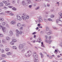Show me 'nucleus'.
Here are the masks:
<instances>
[{"mask_svg": "<svg viewBox=\"0 0 62 62\" xmlns=\"http://www.w3.org/2000/svg\"><path fill=\"white\" fill-rule=\"evenodd\" d=\"M46 14H49V12H46Z\"/></svg>", "mask_w": 62, "mask_h": 62, "instance_id": "57", "label": "nucleus"}, {"mask_svg": "<svg viewBox=\"0 0 62 62\" xmlns=\"http://www.w3.org/2000/svg\"><path fill=\"white\" fill-rule=\"evenodd\" d=\"M60 45L61 46V47H62V42H61L60 43Z\"/></svg>", "mask_w": 62, "mask_h": 62, "instance_id": "54", "label": "nucleus"}, {"mask_svg": "<svg viewBox=\"0 0 62 62\" xmlns=\"http://www.w3.org/2000/svg\"><path fill=\"white\" fill-rule=\"evenodd\" d=\"M2 2L3 3H4V4H6L7 3V1H2Z\"/></svg>", "mask_w": 62, "mask_h": 62, "instance_id": "32", "label": "nucleus"}, {"mask_svg": "<svg viewBox=\"0 0 62 62\" xmlns=\"http://www.w3.org/2000/svg\"><path fill=\"white\" fill-rule=\"evenodd\" d=\"M36 42H39V43H40V41H38V40H37V41Z\"/></svg>", "mask_w": 62, "mask_h": 62, "instance_id": "53", "label": "nucleus"}, {"mask_svg": "<svg viewBox=\"0 0 62 62\" xmlns=\"http://www.w3.org/2000/svg\"><path fill=\"white\" fill-rule=\"evenodd\" d=\"M2 62H6V61L5 60H3Z\"/></svg>", "mask_w": 62, "mask_h": 62, "instance_id": "64", "label": "nucleus"}, {"mask_svg": "<svg viewBox=\"0 0 62 62\" xmlns=\"http://www.w3.org/2000/svg\"><path fill=\"white\" fill-rule=\"evenodd\" d=\"M32 35H35L36 34V32H34L32 34Z\"/></svg>", "mask_w": 62, "mask_h": 62, "instance_id": "55", "label": "nucleus"}, {"mask_svg": "<svg viewBox=\"0 0 62 62\" xmlns=\"http://www.w3.org/2000/svg\"><path fill=\"white\" fill-rule=\"evenodd\" d=\"M51 17L52 18H53L54 17V15H52L51 16Z\"/></svg>", "mask_w": 62, "mask_h": 62, "instance_id": "38", "label": "nucleus"}, {"mask_svg": "<svg viewBox=\"0 0 62 62\" xmlns=\"http://www.w3.org/2000/svg\"><path fill=\"white\" fill-rule=\"evenodd\" d=\"M17 19L19 21H21V20H22V18L21 17L18 15H17Z\"/></svg>", "mask_w": 62, "mask_h": 62, "instance_id": "9", "label": "nucleus"}, {"mask_svg": "<svg viewBox=\"0 0 62 62\" xmlns=\"http://www.w3.org/2000/svg\"><path fill=\"white\" fill-rule=\"evenodd\" d=\"M2 57H3L6 58V55L5 54H2L1 55Z\"/></svg>", "mask_w": 62, "mask_h": 62, "instance_id": "15", "label": "nucleus"}, {"mask_svg": "<svg viewBox=\"0 0 62 62\" xmlns=\"http://www.w3.org/2000/svg\"><path fill=\"white\" fill-rule=\"evenodd\" d=\"M52 41H53L52 40H46L45 41L46 42H47V43H49V44H51L52 42Z\"/></svg>", "mask_w": 62, "mask_h": 62, "instance_id": "8", "label": "nucleus"}, {"mask_svg": "<svg viewBox=\"0 0 62 62\" xmlns=\"http://www.w3.org/2000/svg\"><path fill=\"white\" fill-rule=\"evenodd\" d=\"M2 41L3 43H4V44L6 43V41H5V40H4V39L2 40Z\"/></svg>", "mask_w": 62, "mask_h": 62, "instance_id": "35", "label": "nucleus"}, {"mask_svg": "<svg viewBox=\"0 0 62 62\" xmlns=\"http://www.w3.org/2000/svg\"><path fill=\"white\" fill-rule=\"evenodd\" d=\"M10 44H11V45H14V42H13V41H11L10 42Z\"/></svg>", "mask_w": 62, "mask_h": 62, "instance_id": "26", "label": "nucleus"}, {"mask_svg": "<svg viewBox=\"0 0 62 62\" xmlns=\"http://www.w3.org/2000/svg\"><path fill=\"white\" fill-rule=\"evenodd\" d=\"M4 6V4L2 2L0 3V7H3Z\"/></svg>", "mask_w": 62, "mask_h": 62, "instance_id": "14", "label": "nucleus"}, {"mask_svg": "<svg viewBox=\"0 0 62 62\" xmlns=\"http://www.w3.org/2000/svg\"><path fill=\"white\" fill-rule=\"evenodd\" d=\"M13 49H17V48L15 46H13Z\"/></svg>", "mask_w": 62, "mask_h": 62, "instance_id": "37", "label": "nucleus"}, {"mask_svg": "<svg viewBox=\"0 0 62 62\" xmlns=\"http://www.w3.org/2000/svg\"><path fill=\"white\" fill-rule=\"evenodd\" d=\"M48 21H52V19H51L50 18H48Z\"/></svg>", "mask_w": 62, "mask_h": 62, "instance_id": "41", "label": "nucleus"}, {"mask_svg": "<svg viewBox=\"0 0 62 62\" xmlns=\"http://www.w3.org/2000/svg\"><path fill=\"white\" fill-rule=\"evenodd\" d=\"M35 62H39V60L36 58L35 59V60H34Z\"/></svg>", "mask_w": 62, "mask_h": 62, "instance_id": "20", "label": "nucleus"}, {"mask_svg": "<svg viewBox=\"0 0 62 62\" xmlns=\"http://www.w3.org/2000/svg\"><path fill=\"white\" fill-rule=\"evenodd\" d=\"M35 42H36V40H34L33 41V43H35Z\"/></svg>", "mask_w": 62, "mask_h": 62, "instance_id": "62", "label": "nucleus"}, {"mask_svg": "<svg viewBox=\"0 0 62 62\" xmlns=\"http://www.w3.org/2000/svg\"><path fill=\"white\" fill-rule=\"evenodd\" d=\"M17 26L18 27H20L21 26V23H18L17 24Z\"/></svg>", "mask_w": 62, "mask_h": 62, "instance_id": "19", "label": "nucleus"}, {"mask_svg": "<svg viewBox=\"0 0 62 62\" xmlns=\"http://www.w3.org/2000/svg\"><path fill=\"white\" fill-rule=\"evenodd\" d=\"M18 33V34H22V31H20V32H19Z\"/></svg>", "mask_w": 62, "mask_h": 62, "instance_id": "44", "label": "nucleus"}, {"mask_svg": "<svg viewBox=\"0 0 62 62\" xmlns=\"http://www.w3.org/2000/svg\"><path fill=\"white\" fill-rule=\"evenodd\" d=\"M29 18V16H28V15H27L25 16V18L26 19H28Z\"/></svg>", "mask_w": 62, "mask_h": 62, "instance_id": "27", "label": "nucleus"}, {"mask_svg": "<svg viewBox=\"0 0 62 62\" xmlns=\"http://www.w3.org/2000/svg\"><path fill=\"white\" fill-rule=\"evenodd\" d=\"M44 20L45 21V22H46V23H47V22H48V21L47 20L45 19V18L44 19Z\"/></svg>", "mask_w": 62, "mask_h": 62, "instance_id": "39", "label": "nucleus"}, {"mask_svg": "<svg viewBox=\"0 0 62 62\" xmlns=\"http://www.w3.org/2000/svg\"><path fill=\"white\" fill-rule=\"evenodd\" d=\"M3 36V35L2 34H0V37H2Z\"/></svg>", "mask_w": 62, "mask_h": 62, "instance_id": "49", "label": "nucleus"}, {"mask_svg": "<svg viewBox=\"0 0 62 62\" xmlns=\"http://www.w3.org/2000/svg\"><path fill=\"white\" fill-rule=\"evenodd\" d=\"M26 15V14H25V13H23V16H24H24H25Z\"/></svg>", "mask_w": 62, "mask_h": 62, "instance_id": "50", "label": "nucleus"}, {"mask_svg": "<svg viewBox=\"0 0 62 62\" xmlns=\"http://www.w3.org/2000/svg\"><path fill=\"white\" fill-rule=\"evenodd\" d=\"M16 32H17V33H18V32H19V31H18V30H16Z\"/></svg>", "mask_w": 62, "mask_h": 62, "instance_id": "58", "label": "nucleus"}, {"mask_svg": "<svg viewBox=\"0 0 62 62\" xmlns=\"http://www.w3.org/2000/svg\"><path fill=\"white\" fill-rule=\"evenodd\" d=\"M11 23L12 24H16V22L14 21H12L11 22Z\"/></svg>", "mask_w": 62, "mask_h": 62, "instance_id": "12", "label": "nucleus"}, {"mask_svg": "<svg viewBox=\"0 0 62 62\" xmlns=\"http://www.w3.org/2000/svg\"><path fill=\"white\" fill-rule=\"evenodd\" d=\"M7 55H9L11 54V52H8L7 53Z\"/></svg>", "mask_w": 62, "mask_h": 62, "instance_id": "21", "label": "nucleus"}, {"mask_svg": "<svg viewBox=\"0 0 62 62\" xmlns=\"http://www.w3.org/2000/svg\"><path fill=\"white\" fill-rule=\"evenodd\" d=\"M12 40L14 42H17V40L16 39H13Z\"/></svg>", "mask_w": 62, "mask_h": 62, "instance_id": "24", "label": "nucleus"}, {"mask_svg": "<svg viewBox=\"0 0 62 62\" xmlns=\"http://www.w3.org/2000/svg\"><path fill=\"white\" fill-rule=\"evenodd\" d=\"M9 50V49L8 48H6V51L7 52H8Z\"/></svg>", "mask_w": 62, "mask_h": 62, "instance_id": "36", "label": "nucleus"}, {"mask_svg": "<svg viewBox=\"0 0 62 62\" xmlns=\"http://www.w3.org/2000/svg\"><path fill=\"white\" fill-rule=\"evenodd\" d=\"M4 49H2L1 51V53H4Z\"/></svg>", "mask_w": 62, "mask_h": 62, "instance_id": "31", "label": "nucleus"}, {"mask_svg": "<svg viewBox=\"0 0 62 62\" xmlns=\"http://www.w3.org/2000/svg\"><path fill=\"white\" fill-rule=\"evenodd\" d=\"M53 28H54V29H55V30H57V29H58V28L55 27H53Z\"/></svg>", "mask_w": 62, "mask_h": 62, "instance_id": "42", "label": "nucleus"}, {"mask_svg": "<svg viewBox=\"0 0 62 62\" xmlns=\"http://www.w3.org/2000/svg\"><path fill=\"white\" fill-rule=\"evenodd\" d=\"M36 54L37 53L35 52H34L33 53V56L34 58H35V57H37L38 55L37 54Z\"/></svg>", "mask_w": 62, "mask_h": 62, "instance_id": "7", "label": "nucleus"}, {"mask_svg": "<svg viewBox=\"0 0 62 62\" xmlns=\"http://www.w3.org/2000/svg\"><path fill=\"white\" fill-rule=\"evenodd\" d=\"M28 2V4H30L31 3V0H28L27 1Z\"/></svg>", "mask_w": 62, "mask_h": 62, "instance_id": "29", "label": "nucleus"}, {"mask_svg": "<svg viewBox=\"0 0 62 62\" xmlns=\"http://www.w3.org/2000/svg\"><path fill=\"white\" fill-rule=\"evenodd\" d=\"M22 5H23V6H24V5H25V2L24 1H22Z\"/></svg>", "mask_w": 62, "mask_h": 62, "instance_id": "16", "label": "nucleus"}, {"mask_svg": "<svg viewBox=\"0 0 62 62\" xmlns=\"http://www.w3.org/2000/svg\"><path fill=\"white\" fill-rule=\"evenodd\" d=\"M6 27H7V28H8V27H9V25L8 24H6Z\"/></svg>", "mask_w": 62, "mask_h": 62, "instance_id": "33", "label": "nucleus"}, {"mask_svg": "<svg viewBox=\"0 0 62 62\" xmlns=\"http://www.w3.org/2000/svg\"><path fill=\"white\" fill-rule=\"evenodd\" d=\"M28 49V48L26 46L24 47L23 48V49L21 51V52L22 53H23V52H24V51H25V50H27Z\"/></svg>", "mask_w": 62, "mask_h": 62, "instance_id": "4", "label": "nucleus"}, {"mask_svg": "<svg viewBox=\"0 0 62 62\" xmlns=\"http://www.w3.org/2000/svg\"><path fill=\"white\" fill-rule=\"evenodd\" d=\"M59 15L60 16V21L62 22V13H59Z\"/></svg>", "mask_w": 62, "mask_h": 62, "instance_id": "3", "label": "nucleus"}, {"mask_svg": "<svg viewBox=\"0 0 62 62\" xmlns=\"http://www.w3.org/2000/svg\"><path fill=\"white\" fill-rule=\"evenodd\" d=\"M41 57H42V58L43 57H44V56H43V55L42 54L41 55Z\"/></svg>", "mask_w": 62, "mask_h": 62, "instance_id": "56", "label": "nucleus"}, {"mask_svg": "<svg viewBox=\"0 0 62 62\" xmlns=\"http://www.w3.org/2000/svg\"><path fill=\"white\" fill-rule=\"evenodd\" d=\"M2 26L0 25V29H1L2 28Z\"/></svg>", "mask_w": 62, "mask_h": 62, "instance_id": "63", "label": "nucleus"}, {"mask_svg": "<svg viewBox=\"0 0 62 62\" xmlns=\"http://www.w3.org/2000/svg\"><path fill=\"white\" fill-rule=\"evenodd\" d=\"M3 46H4L2 44H0V46L1 47H3Z\"/></svg>", "mask_w": 62, "mask_h": 62, "instance_id": "43", "label": "nucleus"}, {"mask_svg": "<svg viewBox=\"0 0 62 62\" xmlns=\"http://www.w3.org/2000/svg\"><path fill=\"white\" fill-rule=\"evenodd\" d=\"M19 49H22L23 48V45L20 44L19 46Z\"/></svg>", "mask_w": 62, "mask_h": 62, "instance_id": "6", "label": "nucleus"}, {"mask_svg": "<svg viewBox=\"0 0 62 62\" xmlns=\"http://www.w3.org/2000/svg\"><path fill=\"white\" fill-rule=\"evenodd\" d=\"M38 40V41H41V39L40 38H39Z\"/></svg>", "mask_w": 62, "mask_h": 62, "instance_id": "45", "label": "nucleus"}, {"mask_svg": "<svg viewBox=\"0 0 62 62\" xmlns=\"http://www.w3.org/2000/svg\"><path fill=\"white\" fill-rule=\"evenodd\" d=\"M46 31H49V28L48 27H46Z\"/></svg>", "mask_w": 62, "mask_h": 62, "instance_id": "23", "label": "nucleus"}, {"mask_svg": "<svg viewBox=\"0 0 62 62\" xmlns=\"http://www.w3.org/2000/svg\"><path fill=\"white\" fill-rule=\"evenodd\" d=\"M27 43L28 44H31V43H30V42L29 41H28L27 42Z\"/></svg>", "mask_w": 62, "mask_h": 62, "instance_id": "52", "label": "nucleus"}, {"mask_svg": "<svg viewBox=\"0 0 62 62\" xmlns=\"http://www.w3.org/2000/svg\"><path fill=\"white\" fill-rule=\"evenodd\" d=\"M29 8H32V5H30L29 6Z\"/></svg>", "mask_w": 62, "mask_h": 62, "instance_id": "46", "label": "nucleus"}, {"mask_svg": "<svg viewBox=\"0 0 62 62\" xmlns=\"http://www.w3.org/2000/svg\"><path fill=\"white\" fill-rule=\"evenodd\" d=\"M38 19L39 20H38L37 21L39 22V23H40V22L43 21L42 19V17L41 16H39V17Z\"/></svg>", "mask_w": 62, "mask_h": 62, "instance_id": "2", "label": "nucleus"}, {"mask_svg": "<svg viewBox=\"0 0 62 62\" xmlns=\"http://www.w3.org/2000/svg\"><path fill=\"white\" fill-rule=\"evenodd\" d=\"M40 8L39 7H38L36 8H35V10H38V9H39Z\"/></svg>", "mask_w": 62, "mask_h": 62, "instance_id": "28", "label": "nucleus"}, {"mask_svg": "<svg viewBox=\"0 0 62 62\" xmlns=\"http://www.w3.org/2000/svg\"><path fill=\"white\" fill-rule=\"evenodd\" d=\"M51 36H49V37L48 38V39H51Z\"/></svg>", "mask_w": 62, "mask_h": 62, "instance_id": "61", "label": "nucleus"}, {"mask_svg": "<svg viewBox=\"0 0 62 62\" xmlns=\"http://www.w3.org/2000/svg\"><path fill=\"white\" fill-rule=\"evenodd\" d=\"M22 17L23 20L24 21H25L26 19H25V17H24L23 16H22Z\"/></svg>", "mask_w": 62, "mask_h": 62, "instance_id": "17", "label": "nucleus"}, {"mask_svg": "<svg viewBox=\"0 0 62 62\" xmlns=\"http://www.w3.org/2000/svg\"><path fill=\"white\" fill-rule=\"evenodd\" d=\"M0 21L1 22H3V21H4V19L3 18H0Z\"/></svg>", "mask_w": 62, "mask_h": 62, "instance_id": "34", "label": "nucleus"}, {"mask_svg": "<svg viewBox=\"0 0 62 62\" xmlns=\"http://www.w3.org/2000/svg\"><path fill=\"white\" fill-rule=\"evenodd\" d=\"M32 54V51L30 50H29L27 51V53L25 54V56L26 57H30Z\"/></svg>", "mask_w": 62, "mask_h": 62, "instance_id": "1", "label": "nucleus"}, {"mask_svg": "<svg viewBox=\"0 0 62 62\" xmlns=\"http://www.w3.org/2000/svg\"><path fill=\"white\" fill-rule=\"evenodd\" d=\"M35 1L36 2H40V1H41V0H35Z\"/></svg>", "mask_w": 62, "mask_h": 62, "instance_id": "47", "label": "nucleus"}, {"mask_svg": "<svg viewBox=\"0 0 62 62\" xmlns=\"http://www.w3.org/2000/svg\"><path fill=\"white\" fill-rule=\"evenodd\" d=\"M2 25H5L6 24V23L5 22H3L2 23Z\"/></svg>", "mask_w": 62, "mask_h": 62, "instance_id": "30", "label": "nucleus"}, {"mask_svg": "<svg viewBox=\"0 0 62 62\" xmlns=\"http://www.w3.org/2000/svg\"><path fill=\"white\" fill-rule=\"evenodd\" d=\"M2 29L3 31V32H5V31H6V27H2Z\"/></svg>", "mask_w": 62, "mask_h": 62, "instance_id": "10", "label": "nucleus"}, {"mask_svg": "<svg viewBox=\"0 0 62 62\" xmlns=\"http://www.w3.org/2000/svg\"><path fill=\"white\" fill-rule=\"evenodd\" d=\"M43 33V31H41L40 32V34H42Z\"/></svg>", "mask_w": 62, "mask_h": 62, "instance_id": "59", "label": "nucleus"}, {"mask_svg": "<svg viewBox=\"0 0 62 62\" xmlns=\"http://www.w3.org/2000/svg\"><path fill=\"white\" fill-rule=\"evenodd\" d=\"M9 34L10 36H12L13 35V32L12 31H10L9 32Z\"/></svg>", "mask_w": 62, "mask_h": 62, "instance_id": "11", "label": "nucleus"}, {"mask_svg": "<svg viewBox=\"0 0 62 62\" xmlns=\"http://www.w3.org/2000/svg\"><path fill=\"white\" fill-rule=\"evenodd\" d=\"M47 35H50L51 34V31L49 30V32L47 33Z\"/></svg>", "mask_w": 62, "mask_h": 62, "instance_id": "13", "label": "nucleus"}, {"mask_svg": "<svg viewBox=\"0 0 62 62\" xmlns=\"http://www.w3.org/2000/svg\"><path fill=\"white\" fill-rule=\"evenodd\" d=\"M6 13H8V14H10V15L11 16H13L14 15L13 14L11 13V12L9 11H7L5 12Z\"/></svg>", "mask_w": 62, "mask_h": 62, "instance_id": "5", "label": "nucleus"}, {"mask_svg": "<svg viewBox=\"0 0 62 62\" xmlns=\"http://www.w3.org/2000/svg\"><path fill=\"white\" fill-rule=\"evenodd\" d=\"M12 9L14 10H16V9L15 8H12Z\"/></svg>", "mask_w": 62, "mask_h": 62, "instance_id": "48", "label": "nucleus"}, {"mask_svg": "<svg viewBox=\"0 0 62 62\" xmlns=\"http://www.w3.org/2000/svg\"><path fill=\"white\" fill-rule=\"evenodd\" d=\"M6 40H9L10 39V38L9 37H6Z\"/></svg>", "mask_w": 62, "mask_h": 62, "instance_id": "22", "label": "nucleus"}, {"mask_svg": "<svg viewBox=\"0 0 62 62\" xmlns=\"http://www.w3.org/2000/svg\"><path fill=\"white\" fill-rule=\"evenodd\" d=\"M59 21H60V20L59 19H57L56 21V23H59Z\"/></svg>", "mask_w": 62, "mask_h": 62, "instance_id": "18", "label": "nucleus"}, {"mask_svg": "<svg viewBox=\"0 0 62 62\" xmlns=\"http://www.w3.org/2000/svg\"><path fill=\"white\" fill-rule=\"evenodd\" d=\"M6 6H9L10 5V4L9 3H7L5 4Z\"/></svg>", "mask_w": 62, "mask_h": 62, "instance_id": "25", "label": "nucleus"}, {"mask_svg": "<svg viewBox=\"0 0 62 62\" xmlns=\"http://www.w3.org/2000/svg\"><path fill=\"white\" fill-rule=\"evenodd\" d=\"M19 34L18 33H16V36H17V37H19Z\"/></svg>", "mask_w": 62, "mask_h": 62, "instance_id": "40", "label": "nucleus"}, {"mask_svg": "<svg viewBox=\"0 0 62 62\" xmlns=\"http://www.w3.org/2000/svg\"><path fill=\"white\" fill-rule=\"evenodd\" d=\"M4 9H7V8H7V7H4Z\"/></svg>", "mask_w": 62, "mask_h": 62, "instance_id": "60", "label": "nucleus"}, {"mask_svg": "<svg viewBox=\"0 0 62 62\" xmlns=\"http://www.w3.org/2000/svg\"><path fill=\"white\" fill-rule=\"evenodd\" d=\"M41 47H44V48H45V46H44V45H41Z\"/></svg>", "mask_w": 62, "mask_h": 62, "instance_id": "51", "label": "nucleus"}]
</instances>
